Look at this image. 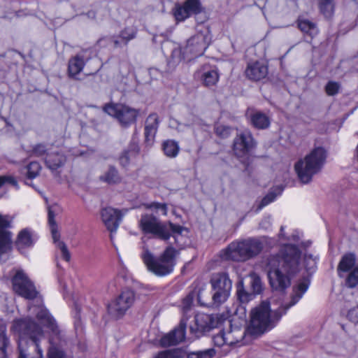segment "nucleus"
Returning <instances> with one entry per match:
<instances>
[{
	"label": "nucleus",
	"mask_w": 358,
	"mask_h": 358,
	"mask_svg": "<svg viewBox=\"0 0 358 358\" xmlns=\"http://www.w3.org/2000/svg\"><path fill=\"white\" fill-rule=\"evenodd\" d=\"M320 13L327 19H330L334 13V0H317Z\"/></svg>",
	"instance_id": "32"
},
{
	"label": "nucleus",
	"mask_w": 358,
	"mask_h": 358,
	"mask_svg": "<svg viewBox=\"0 0 358 358\" xmlns=\"http://www.w3.org/2000/svg\"><path fill=\"white\" fill-rule=\"evenodd\" d=\"M231 131V127L222 124H218L215 127V132L217 136L222 138H226L229 136Z\"/></svg>",
	"instance_id": "46"
},
{
	"label": "nucleus",
	"mask_w": 358,
	"mask_h": 358,
	"mask_svg": "<svg viewBox=\"0 0 358 358\" xmlns=\"http://www.w3.org/2000/svg\"><path fill=\"white\" fill-rule=\"evenodd\" d=\"M253 294L245 291L242 281L238 282L237 284L236 296L238 300L242 303H248L253 298Z\"/></svg>",
	"instance_id": "36"
},
{
	"label": "nucleus",
	"mask_w": 358,
	"mask_h": 358,
	"mask_svg": "<svg viewBox=\"0 0 358 358\" xmlns=\"http://www.w3.org/2000/svg\"><path fill=\"white\" fill-rule=\"evenodd\" d=\"M210 283L213 289V304L219 306L224 303L229 296L232 288V281L226 272L213 273L210 278Z\"/></svg>",
	"instance_id": "8"
},
{
	"label": "nucleus",
	"mask_w": 358,
	"mask_h": 358,
	"mask_svg": "<svg viewBox=\"0 0 358 358\" xmlns=\"http://www.w3.org/2000/svg\"><path fill=\"white\" fill-rule=\"evenodd\" d=\"M139 152L138 145L132 143L129 144L128 148L124 150L119 157L120 164L122 167H126L129 164L130 159L132 157H136Z\"/></svg>",
	"instance_id": "29"
},
{
	"label": "nucleus",
	"mask_w": 358,
	"mask_h": 358,
	"mask_svg": "<svg viewBox=\"0 0 358 358\" xmlns=\"http://www.w3.org/2000/svg\"><path fill=\"white\" fill-rule=\"evenodd\" d=\"M301 251L293 244H287L276 255L267 259V266H277L285 273L294 275L299 271Z\"/></svg>",
	"instance_id": "7"
},
{
	"label": "nucleus",
	"mask_w": 358,
	"mask_h": 358,
	"mask_svg": "<svg viewBox=\"0 0 358 358\" xmlns=\"http://www.w3.org/2000/svg\"><path fill=\"white\" fill-rule=\"evenodd\" d=\"M145 206L147 209L155 210L156 213L161 212L164 215L167 214V206L166 203L153 202L150 204H145Z\"/></svg>",
	"instance_id": "44"
},
{
	"label": "nucleus",
	"mask_w": 358,
	"mask_h": 358,
	"mask_svg": "<svg viewBox=\"0 0 358 358\" xmlns=\"http://www.w3.org/2000/svg\"><path fill=\"white\" fill-rule=\"evenodd\" d=\"M137 29L135 27H127L121 31L119 38H121L124 45H127L129 41L136 38Z\"/></svg>",
	"instance_id": "37"
},
{
	"label": "nucleus",
	"mask_w": 358,
	"mask_h": 358,
	"mask_svg": "<svg viewBox=\"0 0 358 358\" xmlns=\"http://www.w3.org/2000/svg\"><path fill=\"white\" fill-rule=\"evenodd\" d=\"M104 111L115 117L123 127H128L134 123L139 113L138 110L124 104L106 105Z\"/></svg>",
	"instance_id": "11"
},
{
	"label": "nucleus",
	"mask_w": 358,
	"mask_h": 358,
	"mask_svg": "<svg viewBox=\"0 0 358 358\" xmlns=\"http://www.w3.org/2000/svg\"><path fill=\"white\" fill-rule=\"evenodd\" d=\"M340 85L337 82L329 81L325 87V91L329 96H334L338 92Z\"/></svg>",
	"instance_id": "48"
},
{
	"label": "nucleus",
	"mask_w": 358,
	"mask_h": 358,
	"mask_svg": "<svg viewBox=\"0 0 358 358\" xmlns=\"http://www.w3.org/2000/svg\"><path fill=\"white\" fill-rule=\"evenodd\" d=\"M55 218V213L52 209L51 207H49L48 208V224H49L50 227L57 226Z\"/></svg>",
	"instance_id": "53"
},
{
	"label": "nucleus",
	"mask_w": 358,
	"mask_h": 358,
	"mask_svg": "<svg viewBox=\"0 0 358 358\" xmlns=\"http://www.w3.org/2000/svg\"><path fill=\"white\" fill-rule=\"evenodd\" d=\"M101 215L107 229L110 233L115 232L122 218L121 212L113 208L106 207L101 210Z\"/></svg>",
	"instance_id": "18"
},
{
	"label": "nucleus",
	"mask_w": 358,
	"mask_h": 358,
	"mask_svg": "<svg viewBox=\"0 0 358 358\" xmlns=\"http://www.w3.org/2000/svg\"><path fill=\"white\" fill-rule=\"evenodd\" d=\"M217 324V321L213 315L200 313L195 315L194 323L190 324L189 330L195 337L199 338L215 328Z\"/></svg>",
	"instance_id": "16"
},
{
	"label": "nucleus",
	"mask_w": 358,
	"mask_h": 358,
	"mask_svg": "<svg viewBox=\"0 0 358 358\" xmlns=\"http://www.w3.org/2000/svg\"><path fill=\"white\" fill-rule=\"evenodd\" d=\"M30 310L35 314L38 320L52 333L53 337L50 339L51 344H57V341L61 340V331L56 320L49 313L48 310L40 303L38 306L29 307Z\"/></svg>",
	"instance_id": "12"
},
{
	"label": "nucleus",
	"mask_w": 358,
	"mask_h": 358,
	"mask_svg": "<svg viewBox=\"0 0 358 358\" xmlns=\"http://www.w3.org/2000/svg\"><path fill=\"white\" fill-rule=\"evenodd\" d=\"M347 317L352 322L355 324L358 323V303L357 306L349 310Z\"/></svg>",
	"instance_id": "52"
},
{
	"label": "nucleus",
	"mask_w": 358,
	"mask_h": 358,
	"mask_svg": "<svg viewBox=\"0 0 358 358\" xmlns=\"http://www.w3.org/2000/svg\"><path fill=\"white\" fill-rule=\"evenodd\" d=\"M195 76L202 81L204 86L208 87L214 86L219 80L217 71L208 66H203L201 69L197 71Z\"/></svg>",
	"instance_id": "24"
},
{
	"label": "nucleus",
	"mask_w": 358,
	"mask_h": 358,
	"mask_svg": "<svg viewBox=\"0 0 358 358\" xmlns=\"http://www.w3.org/2000/svg\"><path fill=\"white\" fill-rule=\"evenodd\" d=\"M57 248L61 250L63 259L66 262H69L70 260L71 255L66 245L63 241H58Z\"/></svg>",
	"instance_id": "51"
},
{
	"label": "nucleus",
	"mask_w": 358,
	"mask_h": 358,
	"mask_svg": "<svg viewBox=\"0 0 358 358\" xmlns=\"http://www.w3.org/2000/svg\"><path fill=\"white\" fill-rule=\"evenodd\" d=\"M246 116L249 118L250 124L257 129H266L270 126V118L259 110L248 108L246 111Z\"/></svg>",
	"instance_id": "21"
},
{
	"label": "nucleus",
	"mask_w": 358,
	"mask_h": 358,
	"mask_svg": "<svg viewBox=\"0 0 358 358\" xmlns=\"http://www.w3.org/2000/svg\"><path fill=\"white\" fill-rule=\"evenodd\" d=\"M6 308V297L0 296V310H3Z\"/></svg>",
	"instance_id": "57"
},
{
	"label": "nucleus",
	"mask_w": 358,
	"mask_h": 358,
	"mask_svg": "<svg viewBox=\"0 0 358 358\" xmlns=\"http://www.w3.org/2000/svg\"><path fill=\"white\" fill-rule=\"evenodd\" d=\"M9 343V338L6 335V326L0 319V358H7L6 348Z\"/></svg>",
	"instance_id": "31"
},
{
	"label": "nucleus",
	"mask_w": 358,
	"mask_h": 358,
	"mask_svg": "<svg viewBox=\"0 0 358 358\" xmlns=\"http://www.w3.org/2000/svg\"><path fill=\"white\" fill-rule=\"evenodd\" d=\"M240 331H241L239 329H236L233 330L231 329V325L229 323V330L227 331H225V339L227 341V345H234V344L236 343L237 342H238L239 337L236 336V334L238 333H240Z\"/></svg>",
	"instance_id": "43"
},
{
	"label": "nucleus",
	"mask_w": 358,
	"mask_h": 358,
	"mask_svg": "<svg viewBox=\"0 0 358 358\" xmlns=\"http://www.w3.org/2000/svg\"><path fill=\"white\" fill-rule=\"evenodd\" d=\"M268 278L273 290L283 292L291 285V275L277 266H268Z\"/></svg>",
	"instance_id": "15"
},
{
	"label": "nucleus",
	"mask_w": 358,
	"mask_h": 358,
	"mask_svg": "<svg viewBox=\"0 0 358 358\" xmlns=\"http://www.w3.org/2000/svg\"><path fill=\"white\" fill-rule=\"evenodd\" d=\"M268 73V66L259 62L248 64L245 69L246 77L253 81H259L266 78Z\"/></svg>",
	"instance_id": "22"
},
{
	"label": "nucleus",
	"mask_w": 358,
	"mask_h": 358,
	"mask_svg": "<svg viewBox=\"0 0 358 358\" xmlns=\"http://www.w3.org/2000/svg\"><path fill=\"white\" fill-rule=\"evenodd\" d=\"M85 64L84 56L78 54L71 57L69 61L68 73L70 78H76L83 69Z\"/></svg>",
	"instance_id": "26"
},
{
	"label": "nucleus",
	"mask_w": 358,
	"mask_h": 358,
	"mask_svg": "<svg viewBox=\"0 0 358 358\" xmlns=\"http://www.w3.org/2000/svg\"><path fill=\"white\" fill-rule=\"evenodd\" d=\"M304 264L307 272L310 274L313 273L317 268V257L310 254H305Z\"/></svg>",
	"instance_id": "40"
},
{
	"label": "nucleus",
	"mask_w": 358,
	"mask_h": 358,
	"mask_svg": "<svg viewBox=\"0 0 358 358\" xmlns=\"http://www.w3.org/2000/svg\"><path fill=\"white\" fill-rule=\"evenodd\" d=\"M135 301V293L133 290L125 289L108 306V314L114 319L121 318Z\"/></svg>",
	"instance_id": "10"
},
{
	"label": "nucleus",
	"mask_w": 358,
	"mask_h": 358,
	"mask_svg": "<svg viewBox=\"0 0 358 358\" xmlns=\"http://www.w3.org/2000/svg\"><path fill=\"white\" fill-rule=\"evenodd\" d=\"M186 322L182 320L178 327L162 336L160 344L162 347L176 345L182 342L185 337Z\"/></svg>",
	"instance_id": "20"
},
{
	"label": "nucleus",
	"mask_w": 358,
	"mask_h": 358,
	"mask_svg": "<svg viewBox=\"0 0 358 358\" xmlns=\"http://www.w3.org/2000/svg\"><path fill=\"white\" fill-rule=\"evenodd\" d=\"M202 6L199 0H186L182 5H176L173 14L178 21H184L192 15L201 13Z\"/></svg>",
	"instance_id": "17"
},
{
	"label": "nucleus",
	"mask_w": 358,
	"mask_h": 358,
	"mask_svg": "<svg viewBox=\"0 0 358 358\" xmlns=\"http://www.w3.org/2000/svg\"><path fill=\"white\" fill-rule=\"evenodd\" d=\"M45 162L48 169L51 171H55L64 164L66 157L64 155L59 152H52L47 154Z\"/></svg>",
	"instance_id": "28"
},
{
	"label": "nucleus",
	"mask_w": 358,
	"mask_h": 358,
	"mask_svg": "<svg viewBox=\"0 0 358 358\" xmlns=\"http://www.w3.org/2000/svg\"><path fill=\"white\" fill-rule=\"evenodd\" d=\"M216 354L213 348L190 352L187 358H213Z\"/></svg>",
	"instance_id": "41"
},
{
	"label": "nucleus",
	"mask_w": 358,
	"mask_h": 358,
	"mask_svg": "<svg viewBox=\"0 0 358 358\" xmlns=\"http://www.w3.org/2000/svg\"><path fill=\"white\" fill-rule=\"evenodd\" d=\"M176 253V250L169 246L159 257H156L148 249H144L141 257L150 271L163 276L173 271Z\"/></svg>",
	"instance_id": "6"
},
{
	"label": "nucleus",
	"mask_w": 358,
	"mask_h": 358,
	"mask_svg": "<svg viewBox=\"0 0 358 358\" xmlns=\"http://www.w3.org/2000/svg\"><path fill=\"white\" fill-rule=\"evenodd\" d=\"M185 353L179 348L161 352L155 358H183Z\"/></svg>",
	"instance_id": "38"
},
{
	"label": "nucleus",
	"mask_w": 358,
	"mask_h": 358,
	"mask_svg": "<svg viewBox=\"0 0 358 358\" xmlns=\"http://www.w3.org/2000/svg\"><path fill=\"white\" fill-rule=\"evenodd\" d=\"M162 149L166 156L173 158L178 155L180 148L176 141L167 140L162 143Z\"/></svg>",
	"instance_id": "34"
},
{
	"label": "nucleus",
	"mask_w": 358,
	"mask_h": 358,
	"mask_svg": "<svg viewBox=\"0 0 358 358\" xmlns=\"http://www.w3.org/2000/svg\"><path fill=\"white\" fill-rule=\"evenodd\" d=\"M34 243L33 231L29 228H25L18 233L15 245L21 253H24L27 249L33 247Z\"/></svg>",
	"instance_id": "23"
},
{
	"label": "nucleus",
	"mask_w": 358,
	"mask_h": 358,
	"mask_svg": "<svg viewBox=\"0 0 358 358\" xmlns=\"http://www.w3.org/2000/svg\"><path fill=\"white\" fill-rule=\"evenodd\" d=\"M48 149L47 146L44 143H38L33 146L32 150H31V155L40 157L46 154Z\"/></svg>",
	"instance_id": "47"
},
{
	"label": "nucleus",
	"mask_w": 358,
	"mask_h": 358,
	"mask_svg": "<svg viewBox=\"0 0 358 358\" xmlns=\"http://www.w3.org/2000/svg\"><path fill=\"white\" fill-rule=\"evenodd\" d=\"M210 43V37L208 33H197L187 41L183 52L190 55L189 59L198 57L203 55Z\"/></svg>",
	"instance_id": "14"
},
{
	"label": "nucleus",
	"mask_w": 358,
	"mask_h": 358,
	"mask_svg": "<svg viewBox=\"0 0 358 358\" xmlns=\"http://www.w3.org/2000/svg\"><path fill=\"white\" fill-rule=\"evenodd\" d=\"M283 191V187L282 186H278L275 188L274 190L269 192L261 201L259 206H257V210H260L264 206L268 205L271 202H273L278 195H280Z\"/></svg>",
	"instance_id": "35"
},
{
	"label": "nucleus",
	"mask_w": 358,
	"mask_h": 358,
	"mask_svg": "<svg viewBox=\"0 0 358 358\" xmlns=\"http://www.w3.org/2000/svg\"><path fill=\"white\" fill-rule=\"evenodd\" d=\"M256 145L257 142L252 133L245 130L236 134L233 141L232 150L237 158L243 161L248 157Z\"/></svg>",
	"instance_id": "9"
},
{
	"label": "nucleus",
	"mask_w": 358,
	"mask_h": 358,
	"mask_svg": "<svg viewBox=\"0 0 358 358\" xmlns=\"http://www.w3.org/2000/svg\"><path fill=\"white\" fill-rule=\"evenodd\" d=\"M50 227V230H51V233H52V239H53L54 242L57 244V247H58V241H59L60 236L57 231V226Z\"/></svg>",
	"instance_id": "54"
},
{
	"label": "nucleus",
	"mask_w": 358,
	"mask_h": 358,
	"mask_svg": "<svg viewBox=\"0 0 358 358\" xmlns=\"http://www.w3.org/2000/svg\"><path fill=\"white\" fill-rule=\"evenodd\" d=\"M356 262V257L353 253H347L344 255L337 268L338 274L340 278H344L345 273L352 271L354 268Z\"/></svg>",
	"instance_id": "27"
},
{
	"label": "nucleus",
	"mask_w": 358,
	"mask_h": 358,
	"mask_svg": "<svg viewBox=\"0 0 358 358\" xmlns=\"http://www.w3.org/2000/svg\"><path fill=\"white\" fill-rule=\"evenodd\" d=\"M86 15L90 19H94L96 17V13L94 10H90L86 13Z\"/></svg>",
	"instance_id": "58"
},
{
	"label": "nucleus",
	"mask_w": 358,
	"mask_h": 358,
	"mask_svg": "<svg viewBox=\"0 0 358 358\" xmlns=\"http://www.w3.org/2000/svg\"><path fill=\"white\" fill-rule=\"evenodd\" d=\"M192 303V298L189 296H187L186 298H185L182 301V305H183V310L185 312L187 311Z\"/></svg>",
	"instance_id": "55"
},
{
	"label": "nucleus",
	"mask_w": 358,
	"mask_h": 358,
	"mask_svg": "<svg viewBox=\"0 0 358 358\" xmlns=\"http://www.w3.org/2000/svg\"><path fill=\"white\" fill-rule=\"evenodd\" d=\"M48 358H66L64 352L55 346H51L48 350Z\"/></svg>",
	"instance_id": "50"
},
{
	"label": "nucleus",
	"mask_w": 358,
	"mask_h": 358,
	"mask_svg": "<svg viewBox=\"0 0 358 358\" xmlns=\"http://www.w3.org/2000/svg\"><path fill=\"white\" fill-rule=\"evenodd\" d=\"M11 282L13 291L18 295L27 299L36 297L38 292L34 284L22 270L15 271Z\"/></svg>",
	"instance_id": "13"
},
{
	"label": "nucleus",
	"mask_w": 358,
	"mask_h": 358,
	"mask_svg": "<svg viewBox=\"0 0 358 358\" xmlns=\"http://www.w3.org/2000/svg\"><path fill=\"white\" fill-rule=\"evenodd\" d=\"M250 285L253 292V294H260L261 292L262 291V282L259 276L256 275H252Z\"/></svg>",
	"instance_id": "45"
},
{
	"label": "nucleus",
	"mask_w": 358,
	"mask_h": 358,
	"mask_svg": "<svg viewBox=\"0 0 358 358\" xmlns=\"http://www.w3.org/2000/svg\"><path fill=\"white\" fill-rule=\"evenodd\" d=\"M298 27L304 34L313 38L317 34V28L316 24L308 20H299Z\"/></svg>",
	"instance_id": "33"
},
{
	"label": "nucleus",
	"mask_w": 358,
	"mask_h": 358,
	"mask_svg": "<svg viewBox=\"0 0 358 358\" xmlns=\"http://www.w3.org/2000/svg\"><path fill=\"white\" fill-rule=\"evenodd\" d=\"M284 231V227H281L280 228V234L282 235V232Z\"/></svg>",
	"instance_id": "59"
},
{
	"label": "nucleus",
	"mask_w": 358,
	"mask_h": 358,
	"mask_svg": "<svg viewBox=\"0 0 358 358\" xmlns=\"http://www.w3.org/2000/svg\"><path fill=\"white\" fill-rule=\"evenodd\" d=\"M139 226L145 234H152L163 241H167L171 235L176 239V235H180L186 230L185 227L171 222H162L152 214L142 215Z\"/></svg>",
	"instance_id": "5"
},
{
	"label": "nucleus",
	"mask_w": 358,
	"mask_h": 358,
	"mask_svg": "<svg viewBox=\"0 0 358 358\" xmlns=\"http://www.w3.org/2000/svg\"><path fill=\"white\" fill-rule=\"evenodd\" d=\"M13 328L19 336L17 358H43L39 345L44 336L42 328L29 317L15 320Z\"/></svg>",
	"instance_id": "2"
},
{
	"label": "nucleus",
	"mask_w": 358,
	"mask_h": 358,
	"mask_svg": "<svg viewBox=\"0 0 358 358\" xmlns=\"http://www.w3.org/2000/svg\"><path fill=\"white\" fill-rule=\"evenodd\" d=\"M10 227L7 217L0 214V257L11 250L12 233L7 230Z\"/></svg>",
	"instance_id": "19"
},
{
	"label": "nucleus",
	"mask_w": 358,
	"mask_h": 358,
	"mask_svg": "<svg viewBox=\"0 0 358 358\" xmlns=\"http://www.w3.org/2000/svg\"><path fill=\"white\" fill-rule=\"evenodd\" d=\"M349 272L345 278V285L354 288L358 285V266Z\"/></svg>",
	"instance_id": "39"
},
{
	"label": "nucleus",
	"mask_w": 358,
	"mask_h": 358,
	"mask_svg": "<svg viewBox=\"0 0 358 358\" xmlns=\"http://www.w3.org/2000/svg\"><path fill=\"white\" fill-rule=\"evenodd\" d=\"M264 248L263 243L257 238H248L230 243L220 252L224 261L245 262L257 256Z\"/></svg>",
	"instance_id": "3"
},
{
	"label": "nucleus",
	"mask_w": 358,
	"mask_h": 358,
	"mask_svg": "<svg viewBox=\"0 0 358 358\" xmlns=\"http://www.w3.org/2000/svg\"><path fill=\"white\" fill-rule=\"evenodd\" d=\"M309 285V279L303 278L296 285L293 287L290 301L282 303L272 312L269 302H262L252 311L250 324L248 327L250 334L252 335L262 334L266 330L273 328L287 310L302 298Z\"/></svg>",
	"instance_id": "1"
},
{
	"label": "nucleus",
	"mask_w": 358,
	"mask_h": 358,
	"mask_svg": "<svg viewBox=\"0 0 358 358\" xmlns=\"http://www.w3.org/2000/svg\"><path fill=\"white\" fill-rule=\"evenodd\" d=\"M27 177L29 179L35 178L41 169L40 164L37 162H31L27 166Z\"/></svg>",
	"instance_id": "42"
},
{
	"label": "nucleus",
	"mask_w": 358,
	"mask_h": 358,
	"mask_svg": "<svg viewBox=\"0 0 358 358\" xmlns=\"http://www.w3.org/2000/svg\"><path fill=\"white\" fill-rule=\"evenodd\" d=\"M99 180L109 185H113L120 182L121 177L117 169L114 166L110 165L107 171L99 176Z\"/></svg>",
	"instance_id": "30"
},
{
	"label": "nucleus",
	"mask_w": 358,
	"mask_h": 358,
	"mask_svg": "<svg viewBox=\"0 0 358 358\" xmlns=\"http://www.w3.org/2000/svg\"><path fill=\"white\" fill-rule=\"evenodd\" d=\"M327 157V152L322 147L314 148L303 159L299 160L294 165L299 180L303 184L312 181L313 176L320 172Z\"/></svg>",
	"instance_id": "4"
},
{
	"label": "nucleus",
	"mask_w": 358,
	"mask_h": 358,
	"mask_svg": "<svg viewBox=\"0 0 358 358\" xmlns=\"http://www.w3.org/2000/svg\"><path fill=\"white\" fill-rule=\"evenodd\" d=\"M159 124V117L156 113H151L147 117L145 125V138L148 143H151L154 141Z\"/></svg>",
	"instance_id": "25"
},
{
	"label": "nucleus",
	"mask_w": 358,
	"mask_h": 358,
	"mask_svg": "<svg viewBox=\"0 0 358 358\" xmlns=\"http://www.w3.org/2000/svg\"><path fill=\"white\" fill-rule=\"evenodd\" d=\"M213 341L214 345L218 347H222L224 345H227V341L225 339V331L220 330L218 334L213 337Z\"/></svg>",
	"instance_id": "49"
},
{
	"label": "nucleus",
	"mask_w": 358,
	"mask_h": 358,
	"mask_svg": "<svg viewBox=\"0 0 358 358\" xmlns=\"http://www.w3.org/2000/svg\"><path fill=\"white\" fill-rule=\"evenodd\" d=\"M113 44H114V47L115 48H119V47H121L122 45H124V43L122 41V40L121 38L118 37H114L112 40Z\"/></svg>",
	"instance_id": "56"
}]
</instances>
